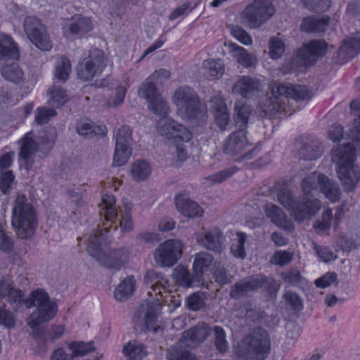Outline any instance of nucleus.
<instances>
[{"mask_svg":"<svg viewBox=\"0 0 360 360\" xmlns=\"http://www.w3.org/2000/svg\"><path fill=\"white\" fill-rule=\"evenodd\" d=\"M131 131L129 127L120 128L116 134L115 147H131Z\"/></svg>","mask_w":360,"mask_h":360,"instance_id":"obj_47","label":"nucleus"},{"mask_svg":"<svg viewBox=\"0 0 360 360\" xmlns=\"http://www.w3.org/2000/svg\"><path fill=\"white\" fill-rule=\"evenodd\" d=\"M108 233L106 229L93 231L86 240L87 250L102 265L110 269H119L127 261V254L122 250H115L108 253L101 250V247L105 243Z\"/></svg>","mask_w":360,"mask_h":360,"instance_id":"obj_7","label":"nucleus"},{"mask_svg":"<svg viewBox=\"0 0 360 360\" xmlns=\"http://www.w3.org/2000/svg\"><path fill=\"white\" fill-rule=\"evenodd\" d=\"M2 75L7 80L18 82L23 79L24 74L16 64H12L3 68Z\"/></svg>","mask_w":360,"mask_h":360,"instance_id":"obj_46","label":"nucleus"},{"mask_svg":"<svg viewBox=\"0 0 360 360\" xmlns=\"http://www.w3.org/2000/svg\"><path fill=\"white\" fill-rule=\"evenodd\" d=\"M167 360H197L195 355L186 350H179L174 348L169 350Z\"/></svg>","mask_w":360,"mask_h":360,"instance_id":"obj_55","label":"nucleus"},{"mask_svg":"<svg viewBox=\"0 0 360 360\" xmlns=\"http://www.w3.org/2000/svg\"><path fill=\"white\" fill-rule=\"evenodd\" d=\"M122 352L124 355L132 359L142 358L146 355V349L143 345L136 341H129L124 346Z\"/></svg>","mask_w":360,"mask_h":360,"instance_id":"obj_42","label":"nucleus"},{"mask_svg":"<svg viewBox=\"0 0 360 360\" xmlns=\"http://www.w3.org/2000/svg\"><path fill=\"white\" fill-rule=\"evenodd\" d=\"M293 254L286 250L275 252L271 259V263L274 265L284 266L292 259Z\"/></svg>","mask_w":360,"mask_h":360,"instance_id":"obj_50","label":"nucleus"},{"mask_svg":"<svg viewBox=\"0 0 360 360\" xmlns=\"http://www.w3.org/2000/svg\"><path fill=\"white\" fill-rule=\"evenodd\" d=\"M49 102L54 107H60L69 101L66 91L60 86L53 85L48 92Z\"/></svg>","mask_w":360,"mask_h":360,"instance_id":"obj_37","label":"nucleus"},{"mask_svg":"<svg viewBox=\"0 0 360 360\" xmlns=\"http://www.w3.org/2000/svg\"><path fill=\"white\" fill-rule=\"evenodd\" d=\"M38 149V145L33 139L32 134L27 133L20 140V158L27 160L34 155Z\"/></svg>","mask_w":360,"mask_h":360,"instance_id":"obj_36","label":"nucleus"},{"mask_svg":"<svg viewBox=\"0 0 360 360\" xmlns=\"http://www.w3.org/2000/svg\"><path fill=\"white\" fill-rule=\"evenodd\" d=\"M327 48V44L324 41L313 40L302 48L298 56L305 64H309L313 63L316 57L323 56Z\"/></svg>","mask_w":360,"mask_h":360,"instance_id":"obj_20","label":"nucleus"},{"mask_svg":"<svg viewBox=\"0 0 360 360\" xmlns=\"http://www.w3.org/2000/svg\"><path fill=\"white\" fill-rule=\"evenodd\" d=\"M135 279L133 276L125 278L115 288L114 292L115 298L122 301L132 295L135 290Z\"/></svg>","mask_w":360,"mask_h":360,"instance_id":"obj_33","label":"nucleus"},{"mask_svg":"<svg viewBox=\"0 0 360 360\" xmlns=\"http://www.w3.org/2000/svg\"><path fill=\"white\" fill-rule=\"evenodd\" d=\"M303 196L295 198L288 188H282L277 193V200L288 210L291 216L298 222L309 219L321 207L315 195L322 192L332 202L340 198L338 186L326 176L313 172L308 174L302 181Z\"/></svg>","mask_w":360,"mask_h":360,"instance_id":"obj_1","label":"nucleus"},{"mask_svg":"<svg viewBox=\"0 0 360 360\" xmlns=\"http://www.w3.org/2000/svg\"><path fill=\"white\" fill-rule=\"evenodd\" d=\"M235 172L236 170L233 168L225 169L215 174L210 175L206 179V181H207V184L210 185L219 184L226 180L227 179L230 178L235 173Z\"/></svg>","mask_w":360,"mask_h":360,"instance_id":"obj_48","label":"nucleus"},{"mask_svg":"<svg viewBox=\"0 0 360 360\" xmlns=\"http://www.w3.org/2000/svg\"><path fill=\"white\" fill-rule=\"evenodd\" d=\"M258 87L259 82L257 80L249 77H243L236 82L233 91L234 93L240 94L243 97H248Z\"/></svg>","mask_w":360,"mask_h":360,"instance_id":"obj_30","label":"nucleus"},{"mask_svg":"<svg viewBox=\"0 0 360 360\" xmlns=\"http://www.w3.org/2000/svg\"><path fill=\"white\" fill-rule=\"evenodd\" d=\"M18 49L11 37L0 35V59L6 58H18Z\"/></svg>","mask_w":360,"mask_h":360,"instance_id":"obj_31","label":"nucleus"},{"mask_svg":"<svg viewBox=\"0 0 360 360\" xmlns=\"http://www.w3.org/2000/svg\"><path fill=\"white\" fill-rule=\"evenodd\" d=\"M204 73L210 78L221 76L224 70L223 62L219 59H208L202 63Z\"/></svg>","mask_w":360,"mask_h":360,"instance_id":"obj_38","label":"nucleus"},{"mask_svg":"<svg viewBox=\"0 0 360 360\" xmlns=\"http://www.w3.org/2000/svg\"><path fill=\"white\" fill-rule=\"evenodd\" d=\"M177 115L186 122L202 119L206 113L205 107L198 100L193 89L188 86L178 87L172 96Z\"/></svg>","mask_w":360,"mask_h":360,"instance_id":"obj_6","label":"nucleus"},{"mask_svg":"<svg viewBox=\"0 0 360 360\" xmlns=\"http://www.w3.org/2000/svg\"><path fill=\"white\" fill-rule=\"evenodd\" d=\"M120 226L123 232H129L133 229V221L130 210L128 208H126L124 212L121 214Z\"/></svg>","mask_w":360,"mask_h":360,"instance_id":"obj_63","label":"nucleus"},{"mask_svg":"<svg viewBox=\"0 0 360 360\" xmlns=\"http://www.w3.org/2000/svg\"><path fill=\"white\" fill-rule=\"evenodd\" d=\"M225 46H228L232 56L244 68H249L256 64L257 57L249 53L243 47L232 42H226Z\"/></svg>","mask_w":360,"mask_h":360,"instance_id":"obj_25","label":"nucleus"},{"mask_svg":"<svg viewBox=\"0 0 360 360\" xmlns=\"http://www.w3.org/2000/svg\"><path fill=\"white\" fill-rule=\"evenodd\" d=\"M158 133L174 143L179 141L188 142L192 138L191 132L181 124L170 117H162L157 123Z\"/></svg>","mask_w":360,"mask_h":360,"instance_id":"obj_14","label":"nucleus"},{"mask_svg":"<svg viewBox=\"0 0 360 360\" xmlns=\"http://www.w3.org/2000/svg\"><path fill=\"white\" fill-rule=\"evenodd\" d=\"M271 347V339L263 329H257L243 340L234 349L239 360H264Z\"/></svg>","mask_w":360,"mask_h":360,"instance_id":"obj_5","label":"nucleus"},{"mask_svg":"<svg viewBox=\"0 0 360 360\" xmlns=\"http://www.w3.org/2000/svg\"><path fill=\"white\" fill-rule=\"evenodd\" d=\"M77 130L80 136L95 134L104 136L106 134V128L103 125H94L88 120H81L77 123Z\"/></svg>","mask_w":360,"mask_h":360,"instance_id":"obj_34","label":"nucleus"},{"mask_svg":"<svg viewBox=\"0 0 360 360\" xmlns=\"http://www.w3.org/2000/svg\"><path fill=\"white\" fill-rule=\"evenodd\" d=\"M12 225L21 238L31 236L37 226L35 210L23 195H18L13 202Z\"/></svg>","mask_w":360,"mask_h":360,"instance_id":"obj_8","label":"nucleus"},{"mask_svg":"<svg viewBox=\"0 0 360 360\" xmlns=\"http://www.w3.org/2000/svg\"><path fill=\"white\" fill-rule=\"evenodd\" d=\"M285 303L294 311H300L303 308L302 300L297 294L288 291L284 295Z\"/></svg>","mask_w":360,"mask_h":360,"instance_id":"obj_52","label":"nucleus"},{"mask_svg":"<svg viewBox=\"0 0 360 360\" xmlns=\"http://www.w3.org/2000/svg\"><path fill=\"white\" fill-rule=\"evenodd\" d=\"M16 323L15 316L10 311L0 307V325L7 328H14Z\"/></svg>","mask_w":360,"mask_h":360,"instance_id":"obj_58","label":"nucleus"},{"mask_svg":"<svg viewBox=\"0 0 360 360\" xmlns=\"http://www.w3.org/2000/svg\"><path fill=\"white\" fill-rule=\"evenodd\" d=\"M175 204L178 212L187 218L201 217L204 214L203 209L197 202L182 195L176 198Z\"/></svg>","mask_w":360,"mask_h":360,"instance_id":"obj_23","label":"nucleus"},{"mask_svg":"<svg viewBox=\"0 0 360 360\" xmlns=\"http://www.w3.org/2000/svg\"><path fill=\"white\" fill-rule=\"evenodd\" d=\"M235 110L238 122L245 124L250 114V107L243 102L238 101L236 105Z\"/></svg>","mask_w":360,"mask_h":360,"instance_id":"obj_59","label":"nucleus"},{"mask_svg":"<svg viewBox=\"0 0 360 360\" xmlns=\"http://www.w3.org/2000/svg\"><path fill=\"white\" fill-rule=\"evenodd\" d=\"M315 250L318 257L323 262H329L338 257L337 255L327 247L317 246Z\"/></svg>","mask_w":360,"mask_h":360,"instance_id":"obj_62","label":"nucleus"},{"mask_svg":"<svg viewBox=\"0 0 360 360\" xmlns=\"http://www.w3.org/2000/svg\"><path fill=\"white\" fill-rule=\"evenodd\" d=\"M328 24V18L309 16L303 19L300 29L306 32H320L326 30Z\"/></svg>","mask_w":360,"mask_h":360,"instance_id":"obj_29","label":"nucleus"},{"mask_svg":"<svg viewBox=\"0 0 360 360\" xmlns=\"http://www.w3.org/2000/svg\"><path fill=\"white\" fill-rule=\"evenodd\" d=\"M309 9L316 11H323L330 6L331 0H302Z\"/></svg>","mask_w":360,"mask_h":360,"instance_id":"obj_60","label":"nucleus"},{"mask_svg":"<svg viewBox=\"0 0 360 360\" xmlns=\"http://www.w3.org/2000/svg\"><path fill=\"white\" fill-rule=\"evenodd\" d=\"M152 169L150 163L143 160H137L130 166V176L136 182L147 180L151 174Z\"/></svg>","mask_w":360,"mask_h":360,"instance_id":"obj_27","label":"nucleus"},{"mask_svg":"<svg viewBox=\"0 0 360 360\" xmlns=\"http://www.w3.org/2000/svg\"><path fill=\"white\" fill-rule=\"evenodd\" d=\"M249 147L250 142L247 139L246 134L243 130H241L231 134L226 141L224 150L226 153L230 155H237L247 150L248 152L242 154V156L249 159L252 157V152L248 150Z\"/></svg>","mask_w":360,"mask_h":360,"instance_id":"obj_18","label":"nucleus"},{"mask_svg":"<svg viewBox=\"0 0 360 360\" xmlns=\"http://www.w3.org/2000/svg\"><path fill=\"white\" fill-rule=\"evenodd\" d=\"M285 52V44L279 35L271 37L269 41V55L271 58L276 60Z\"/></svg>","mask_w":360,"mask_h":360,"instance_id":"obj_41","label":"nucleus"},{"mask_svg":"<svg viewBox=\"0 0 360 360\" xmlns=\"http://www.w3.org/2000/svg\"><path fill=\"white\" fill-rule=\"evenodd\" d=\"M138 94L141 98L147 101L148 108L154 114L159 116H165L169 112L168 103L161 96L150 81L143 82L140 86Z\"/></svg>","mask_w":360,"mask_h":360,"instance_id":"obj_15","label":"nucleus"},{"mask_svg":"<svg viewBox=\"0 0 360 360\" xmlns=\"http://www.w3.org/2000/svg\"><path fill=\"white\" fill-rule=\"evenodd\" d=\"M105 66L106 58L103 51L94 49L78 65L77 75L81 79L89 81L100 75Z\"/></svg>","mask_w":360,"mask_h":360,"instance_id":"obj_12","label":"nucleus"},{"mask_svg":"<svg viewBox=\"0 0 360 360\" xmlns=\"http://www.w3.org/2000/svg\"><path fill=\"white\" fill-rule=\"evenodd\" d=\"M205 297L202 292H194L186 300L187 307L193 310H198L205 304Z\"/></svg>","mask_w":360,"mask_h":360,"instance_id":"obj_49","label":"nucleus"},{"mask_svg":"<svg viewBox=\"0 0 360 360\" xmlns=\"http://www.w3.org/2000/svg\"><path fill=\"white\" fill-rule=\"evenodd\" d=\"M184 248L181 240L168 239L155 248L153 252L154 260L160 266H172L181 257Z\"/></svg>","mask_w":360,"mask_h":360,"instance_id":"obj_11","label":"nucleus"},{"mask_svg":"<svg viewBox=\"0 0 360 360\" xmlns=\"http://www.w3.org/2000/svg\"><path fill=\"white\" fill-rule=\"evenodd\" d=\"M56 115V112L53 109L44 107L38 108L35 114V120L39 124H42L46 123Z\"/></svg>","mask_w":360,"mask_h":360,"instance_id":"obj_57","label":"nucleus"},{"mask_svg":"<svg viewBox=\"0 0 360 360\" xmlns=\"http://www.w3.org/2000/svg\"><path fill=\"white\" fill-rule=\"evenodd\" d=\"M347 136L355 141L356 146L360 148V114L354 119Z\"/></svg>","mask_w":360,"mask_h":360,"instance_id":"obj_61","label":"nucleus"},{"mask_svg":"<svg viewBox=\"0 0 360 360\" xmlns=\"http://www.w3.org/2000/svg\"><path fill=\"white\" fill-rule=\"evenodd\" d=\"M231 32L233 37L241 44L249 46L252 44V40L250 34L240 27H232Z\"/></svg>","mask_w":360,"mask_h":360,"instance_id":"obj_56","label":"nucleus"},{"mask_svg":"<svg viewBox=\"0 0 360 360\" xmlns=\"http://www.w3.org/2000/svg\"><path fill=\"white\" fill-rule=\"evenodd\" d=\"M68 349L71 352L72 359L77 356H83L90 353L94 347L90 342L73 341L67 345Z\"/></svg>","mask_w":360,"mask_h":360,"instance_id":"obj_40","label":"nucleus"},{"mask_svg":"<svg viewBox=\"0 0 360 360\" xmlns=\"http://www.w3.org/2000/svg\"><path fill=\"white\" fill-rule=\"evenodd\" d=\"M143 281L145 285L150 289L148 295L153 297V300L142 304L138 312L139 316L143 319L148 330L158 333L162 330L159 321L160 302L163 301L175 309L181 305V299L179 295L174 294L176 288L169 284L167 279L154 270L146 272Z\"/></svg>","mask_w":360,"mask_h":360,"instance_id":"obj_2","label":"nucleus"},{"mask_svg":"<svg viewBox=\"0 0 360 360\" xmlns=\"http://www.w3.org/2000/svg\"><path fill=\"white\" fill-rule=\"evenodd\" d=\"M214 120L221 130H225L230 120L229 113L222 97L216 96L210 100Z\"/></svg>","mask_w":360,"mask_h":360,"instance_id":"obj_21","label":"nucleus"},{"mask_svg":"<svg viewBox=\"0 0 360 360\" xmlns=\"http://www.w3.org/2000/svg\"><path fill=\"white\" fill-rule=\"evenodd\" d=\"M195 239L198 245L212 250L221 248L224 237L222 231L217 227L201 228L195 233Z\"/></svg>","mask_w":360,"mask_h":360,"instance_id":"obj_17","label":"nucleus"},{"mask_svg":"<svg viewBox=\"0 0 360 360\" xmlns=\"http://www.w3.org/2000/svg\"><path fill=\"white\" fill-rule=\"evenodd\" d=\"M50 360H73V359L72 356L69 354L68 347H61L53 352Z\"/></svg>","mask_w":360,"mask_h":360,"instance_id":"obj_64","label":"nucleus"},{"mask_svg":"<svg viewBox=\"0 0 360 360\" xmlns=\"http://www.w3.org/2000/svg\"><path fill=\"white\" fill-rule=\"evenodd\" d=\"M247 235L244 233H237L236 238H234L231 248L232 255L239 259H244L246 256L245 250V243L246 241Z\"/></svg>","mask_w":360,"mask_h":360,"instance_id":"obj_43","label":"nucleus"},{"mask_svg":"<svg viewBox=\"0 0 360 360\" xmlns=\"http://www.w3.org/2000/svg\"><path fill=\"white\" fill-rule=\"evenodd\" d=\"M271 0H255L242 12V22L250 28H257L274 14Z\"/></svg>","mask_w":360,"mask_h":360,"instance_id":"obj_9","label":"nucleus"},{"mask_svg":"<svg viewBox=\"0 0 360 360\" xmlns=\"http://www.w3.org/2000/svg\"><path fill=\"white\" fill-rule=\"evenodd\" d=\"M355 150L349 144L343 143L334 148L331 159L338 165V174L347 191H354L360 181V170L354 163Z\"/></svg>","mask_w":360,"mask_h":360,"instance_id":"obj_4","label":"nucleus"},{"mask_svg":"<svg viewBox=\"0 0 360 360\" xmlns=\"http://www.w3.org/2000/svg\"><path fill=\"white\" fill-rule=\"evenodd\" d=\"M6 295L15 311H20L23 303L27 308L36 307V309L26 319L27 326L32 329L49 321L56 314V304L49 300L44 290L37 289L32 292L30 298L24 300L21 290L14 288L9 281L5 279L0 282V299Z\"/></svg>","mask_w":360,"mask_h":360,"instance_id":"obj_3","label":"nucleus"},{"mask_svg":"<svg viewBox=\"0 0 360 360\" xmlns=\"http://www.w3.org/2000/svg\"><path fill=\"white\" fill-rule=\"evenodd\" d=\"M131 152V147H115L112 165L115 167H120L125 165L128 162Z\"/></svg>","mask_w":360,"mask_h":360,"instance_id":"obj_45","label":"nucleus"},{"mask_svg":"<svg viewBox=\"0 0 360 360\" xmlns=\"http://www.w3.org/2000/svg\"><path fill=\"white\" fill-rule=\"evenodd\" d=\"M94 28L91 18L76 15L65 20L63 25V34L67 39H76L84 37Z\"/></svg>","mask_w":360,"mask_h":360,"instance_id":"obj_16","label":"nucleus"},{"mask_svg":"<svg viewBox=\"0 0 360 360\" xmlns=\"http://www.w3.org/2000/svg\"><path fill=\"white\" fill-rule=\"evenodd\" d=\"M215 332V345L218 351L221 353L226 352L229 349L228 342L226 340V335L224 330L218 326L214 328Z\"/></svg>","mask_w":360,"mask_h":360,"instance_id":"obj_54","label":"nucleus"},{"mask_svg":"<svg viewBox=\"0 0 360 360\" xmlns=\"http://www.w3.org/2000/svg\"><path fill=\"white\" fill-rule=\"evenodd\" d=\"M270 88L274 101H273L271 98H269L263 106V111L270 116L274 115L283 109L279 101V96L290 97L295 99L303 96V88L300 86L274 83L270 85Z\"/></svg>","mask_w":360,"mask_h":360,"instance_id":"obj_10","label":"nucleus"},{"mask_svg":"<svg viewBox=\"0 0 360 360\" xmlns=\"http://www.w3.org/2000/svg\"><path fill=\"white\" fill-rule=\"evenodd\" d=\"M174 280L179 285L186 288L192 287L194 283H198L195 274L191 276L188 269L184 266H178L175 268Z\"/></svg>","mask_w":360,"mask_h":360,"instance_id":"obj_32","label":"nucleus"},{"mask_svg":"<svg viewBox=\"0 0 360 360\" xmlns=\"http://www.w3.org/2000/svg\"><path fill=\"white\" fill-rule=\"evenodd\" d=\"M264 210L268 219L278 228L291 232L294 229V225L283 210L271 202L264 205Z\"/></svg>","mask_w":360,"mask_h":360,"instance_id":"obj_19","label":"nucleus"},{"mask_svg":"<svg viewBox=\"0 0 360 360\" xmlns=\"http://www.w3.org/2000/svg\"><path fill=\"white\" fill-rule=\"evenodd\" d=\"M333 219V212L330 208H327L323 212L321 218L316 221L314 228L321 234L328 233L330 228Z\"/></svg>","mask_w":360,"mask_h":360,"instance_id":"obj_44","label":"nucleus"},{"mask_svg":"<svg viewBox=\"0 0 360 360\" xmlns=\"http://www.w3.org/2000/svg\"><path fill=\"white\" fill-rule=\"evenodd\" d=\"M100 213L107 221H111L117 216V211L113 195L105 194L103 196L102 202L100 205Z\"/></svg>","mask_w":360,"mask_h":360,"instance_id":"obj_35","label":"nucleus"},{"mask_svg":"<svg viewBox=\"0 0 360 360\" xmlns=\"http://www.w3.org/2000/svg\"><path fill=\"white\" fill-rule=\"evenodd\" d=\"M338 277L334 272H328L321 277L317 278L314 281V284L317 288H326L333 285H337Z\"/></svg>","mask_w":360,"mask_h":360,"instance_id":"obj_51","label":"nucleus"},{"mask_svg":"<svg viewBox=\"0 0 360 360\" xmlns=\"http://www.w3.org/2000/svg\"><path fill=\"white\" fill-rule=\"evenodd\" d=\"M266 281L262 277L252 278L250 280L243 281L236 285L231 291V296L233 298H239L240 297L247 295L249 292L256 290L259 287L265 288Z\"/></svg>","mask_w":360,"mask_h":360,"instance_id":"obj_26","label":"nucleus"},{"mask_svg":"<svg viewBox=\"0 0 360 360\" xmlns=\"http://www.w3.org/2000/svg\"><path fill=\"white\" fill-rule=\"evenodd\" d=\"M126 88L124 86H118L112 92L108 101V105L110 107H116L120 105L124 98Z\"/></svg>","mask_w":360,"mask_h":360,"instance_id":"obj_53","label":"nucleus"},{"mask_svg":"<svg viewBox=\"0 0 360 360\" xmlns=\"http://www.w3.org/2000/svg\"><path fill=\"white\" fill-rule=\"evenodd\" d=\"M209 330L208 326L205 323L186 330L183 333L180 344L181 345L193 347L207 337Z\"/></svg>","mask_w":360,"mask_h":360,"instance_id":"obj_24","label":"nucleus"},{"mask_svg":"<svg viewBox=\"0 0 360 360\" xmlns=\"http://www.w3.org/2000/svg\"><path fill=\"white\" fill-rule=\"evenodd\" d=\"M71 72L72 68L69 59L63 56L58 58L56 62L55 77L60 81L65 82L68 79Z\"/></svg>","mask_w":360,"mask_h":360,"instance_id":"obj_39","label":"nucleus"},{"mask_svg":"<svg viewBox=\"0 0 360 360\" xmlns=\"http://www.w3.org/2000/svg\"><path fill=\"white\" fill-rule=\"evenodd\" d=\"M215 266L212 256L207 252L197 254L193 263V271L199 284L204 274L213 270Z\"/></svg>","mask_w":360,"mask_h":360,"instance_id":"obj_22","label":"nucleus"},{"mask_svg":"<svg viewBox=\"0 0 360 360\" xmlns=\"http://www.w3.org/2000/svg\"><path fill=\"white\" fill-rule=\"evenodd\" d=\"M359 51L360 32L345 41L339 49L338 56L346 61L356 55Z\"/></svg>","mask_w":360,"mask_h":360,"instance_id":"obj_28","label":"nucleus"},{"mask_svg":"<svg viewBox=\"0 0 360 360\" xmlns=\"http://www.w3.org/2000/svg\"><path fill=\"white\" fill-rule=\"evenodd\" d=\"M24 29L29 39L39 49L49 51L52 49L53 45L46 27L38 18L27 17L24 21Z\"/></svg>","mask_w":360,"mask_h":360,"instance_id":"obj_13","label":"nucleus"}]
</instances>
